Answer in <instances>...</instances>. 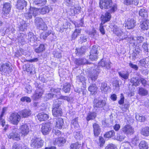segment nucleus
Segmentation results:
<instances>
[{
  "instance_id": "1",
  "label": "nucleus",
  "mask_w": 149,
  "mask_h": 149,
  "mask_svg": "<svg viewBox=\"0 0 149 149\" xmlns=\"http://www.w3.org/2000/svg\"><path fill=\"white\" fill-rule=\"evenodd\" d=\"M99 6L101 9L104 8L109 9V11L110 13L114 12L117 9V5H112V0H100Z\"/></svg>"
},
{
  "instance_id": "2",
  "label": "nucleus",
  "mask_w": 149,
  "mask_h": 149,
  "mask_svg": "<svg viewBox=\"0 0 149 149\" xmlns=\"http://www.w3.org/2000/svg\"><path fill=\"white\" fill-rule=\"evenodd\" d=\"M44 141L41 138L34 137L31 141L30 145L31 147L35 148H39L43 146Z\"/></svg>"
},
{
  "instance_id": "3",
  "label": "nucleus",
  "mask_w": 149,
  "mask_h": 149,
  "mask_svg": "<svg viewBox=\"0 0 149 149\" xmlns=\"http://www.w3.org/2000/svg\"><path fill=\"white\" fill-rule=\"evenodd\" d=\"M93 102V107L96 110L103 108L107 104L105 100L99 98H94Z\"/></svg>"
},
{
  "instance_id": "4",
  "label": "nucleus",
  "mask_w": 149,
  "mask_h": 149,
  "mask_svg": "<svg viewBox=\"0 0 149 149\" xmlns=\"http://www.w3.org/2000/svg\"><path fill=\"white\" fill-rule=\"evenodd\" d=\"M52 124L50 122L42 124L41 131L43 134L46 135L49 134L52 129Z\"/></svg>"
},
{
  "instance_id": "5",
  "label": "nucleus",
  "mask_w": 149,
  "mask_h": 149,
  "mask_svg": "<svg viewBox=\"0 0 149 149\" xmlns=\"http://www.w3.org/2000/svg\"><path fill=\"white\" fill-rule=\"evenodd\" d=\"M20 116L16 113L11 114L8 118L9 122L15 125H17L20 121Z\"/></svg>"
},
{
  "instance_id": "6",
  "label": "nucleus",
  "mask_w": 149,
  "mask_h": 149,
  "mask_svg": "<svg viewBox=\"0 0 149 149\" xmlns=\"http://www.w3.org/2000/svg\"><path fill=\"white\" fill-rule=\"evenodd\" d=\"M101 72L99 68L97 67L95 69L91 70V72H89L88 76L93 81H95L97 78L98 74Z\"/></svg>"
},
{
  "instance_id": "7",
  "label": "nucleus",
  "mask_w": 149,
  "mask_h": 149,
  "mask_svg": "<svg viewBox=\"0 0 149 149\" xmlns=\"http://www.w3.org/2000/svg\"><path fill=\"white\" fill-rule=\"evenodd\" d=\"M98 47L94 45L93 46L90 52L89 55V59L91 61H96L97 59L98 53Z\"/></svg>"
},
{
  "instance_id": "8",
  "label": "nucleus",
  "mask_w": 149,
  "mask_h": 149,
  "mask_svg": "<svg viewBox=\"0 0 149 149\" xmlns=\"http://www.w3.org/2000/svg\"><path fill=\"white\" fill-rule=\"evenodd\" d=\"M113 31L117 36L119 37L120 40L126 39L127 38V36L117 26L114 27Z\"/></svg>"
},
{
  "instance_id": "9",
  "label": "nucleus",
  "mask_w": 149,
  "mask_h": 149,
  "mask_svg": "<svg viewBox=\"0 0 149 149\" xmlns=\"http://www.w3.org/2000/svg\"><path fill=\"white\" fill-rule=\"evenodd\" d=\"M38 13L37 8L31 7L28 13L24 14V16L27 19H31L32 16H36Z\"/></svg>"
},
{
  "instance_id": "10",
  "label": "nucleus",
  "mask_w": 149,
  "mask_h": 149,
  "mask_svg": "<svg viewBox=\"0 0 149 149\" xmlns=\"http://www.w3.org/2000/svg\"><path fill=\"white\" fill-rule=\"evenodd\" d=\"M12 70L11 66L8 63L3 64L0 68V71L6 74H9Z\"/></svg>"
},
{
  "instance_id": "11",
  "label": "nucleus",
  "mask_w": 149,
  "mask_h": 149,
  "mask_svg": "<svg viewBox=\"0 0 149 149\" xmlns=\"http://www.w3.org/2000/svg\"><path fill=\"white\" fill-rule=\"evenodd\" d=\"M121 130L122 132L127 135H131L133 134L134 132V128L129 125H126L123 126Z\"/></svg>"
},
{
  "instance_id": "12",
  "label": "nucleus",
  "mask_w": 149,
  "mask_h": 149,
  "mask_svg": "<svg viewBox=\"0 0 149 149\" xmlns=\"http://www.w3.org/2000/svg\"><path fill=\"white\" fill-rule=\"evenodd\" d=\"M125 24V27L127 29H131L134 28L136 25V22L133 19H128Z\"/></svg>"
},
{
  "instance_id": "13",
  "label": "nucleus",
  "mask_w": 149,
  "mask_h": 149,
  "mask_svg": "<svg viewBox=\"0 0 149 149\" xmlns=\"http://www.w3.org/2000/svg\"><path fill=\"white\" fill-rule=\"evenodd\" d=\"M66 139L63 137H59L55 139L53 141V143L54 145H57L58 146H62L66 142Z\"/></svg>"
},
{
  "instance_id": "14",
  "label": "nucleus",
  "mask_w": 149,
  "mask_h": 149,
  "mask_svg": "<svg viewBox=\"0 0 149 149\" xmlns=\"http://www.w3.org/2000/svg\"><path fill=\"white\" fill-rule=\"evenodd\" d=\"M27 5V2L25 0H17L16 6L17 9L22 10L24 9Z\"/></svg>"
},
{
  "instance_id": "15",
  "label": "nucleus",
  "mask_w": 149,
  "mask_h": 149,
  "mask_svg": "<svg viewBox=\"0 0 149 149\" xmlns=\"http://www.w3.org/2000/svg\"><path fill=\"white\" fill-rule=\"evenodd\" d=\"M111 17V15L110 13L108 12H106L105 15H102L101 17V19L102 20V22L101 24L102 25L106 22L109 21Z\"/></svg>"
},
{
  "instance_id": "16",
  "label": "nucleus",
  "mask_w": 149,
  "mask_h": 149,
  "mask_svg": "<svg viewBox=\"0 0 149 149\" xmlns=\"http://www.w3.org/2000/svg\"><path fill=\"white\" fill-rule=\"evenodd\" d=\"M93 133L95 136H98L101 132V128L98 124L95 123L93 125Z\"/></svg>"
},
{
  "instance_id": "17",
  "label": "nucleus",
  "mask_w": 149,
  "mask_h": 149,
  "mask_svg": "<svg viewBox=\"0 0 149 149\" xmlns=\"http://www.w3.org/2000/svg\"><path fill=\"white\" fill-rule=\"evenodd\" d=\"M110 62L108 61H106L104 59H102L98 63V65L104 67L107 69L110 68Z\"/></svg>"
},
{
  "instance_id": "18",
  "label": "nucleus",
  "mask_w": 149,
  "mask_h": 149,
  "mask_svg": "<svg viewBox=\"0 0 149 149\" xmlns=\"http://www.w3.org/2000/svg\"><path fill=\"white\" fill-rule=\"evenodd\" d=\"M44 91L43 88L36 89L35 94L33 95V98L35 100H37L40 98L42 95Z\"/></svg>"
},
{
  "instance_id": "19",
  "label": "nucleus",
  "mask_w": 149,
  "mask_h": 149,
  "mask_svg": "<svg viewBox=\"0 0 149 149\" xmlns=\"http://www.w3.org/2000/svg\"><path fill=\"white\" fill-rule=\"evenodd\" d=\"M74 63L77 65H81L90 63L86 58H83L75 59Z\"/></svg>"
},
{
  "instance_id": "20",
  "label": "nucleus",
  "mask_w": 149,
  "mask_h": 149,
  "mask_svg": "<svg viewBox=\"0 0 149 149\" xmlns=\"http://www.w3.org/2000/svg\"><path fill=\"white\" fill-rule=\"evenodd\" d=\"M31 114V110L29 109H25L20 112V116L22 118H26L29 116Z\"/></svg>"
},
{
  "instance_id": "21",
  "label": "nucleus",
  "mask_w": 149,
  "mask_h": 149,
  "mask_svg": "<svg viewBox=\"0 0 149 149\" xmlns=\"http://www.w3.org/2000/svg\"><path fill=\"white\" fill-rule=\"evenodd\" d=\"M97 87L95 84H91L88 88V91L92 95H95L97 93Z\"/></svg>"
},
{
  "instance_id": "22",
  "label": "nucleus",
  "mask_w": 149,
  "mask_h": 149,
  "mask_svg": "<svg viewBox=\"0 0 149 149\" xmlns=\"http://www.w3.org/2000/svg\"><path fill=\"white\" fill-rule=\"evenodd\" d=\"M19 129L21 133L24 135L27 134L29 132L28 126L26 124L22 125L20 127Z\"/></svg>"
},
{
  "instance_id": "23",
  "label": "nucleus",
  "mask_w": 149,
  "mask_h": 149,
  "mask_svg": "<svg viewBox=\"0 0 149 149\" xmlns=\"http://www.w3.org/2000/svg\"><path fill=\"white\" fill-rule=\"evenodd\" d=\"M86 46L82 47L80 48L76 49L75 53L77 56H83L86 52Z\"/></svg>"
},
{
  "instance_id": "24",
  "label": "nucleus",
  "mask_w": 149,
  "mask_h": 149,
  "mask_svg": "<svg viewBox=\"0 0 149 149\" xmlns=\"http://www.w3.org/2000/svg\"><path fill=\"white\" fill-rule=\"evenodd\" d=\"M52 108V113L54 117H57L62 115V111L61 108Z\"/></svg>"
},
{
  "instance_id": "25",
  "label": "nucleus",
  "mask_w": 149,
  "mask_h": 149,
  "mask_svg": "<svg viewBox=\"0 0 149 149\" xmlns=\"http://www.w3.org/2000/svg\"><path fill=\"white\" fill-rule=\"evenodd\" d=\"M141 28L143 30H147L149 28V21L145 19L142 22H141Z\"/></svg>"
},
{
  "instance_id": "26",
  "label": "nucleus",
  "mask_w": 149,
  "mask_h": 149,
  "mask_svg": "<svg viewBox=\"0 0 149 149\" xmlns=\"http://www.w3.org/2000/svg\"><path fill=\"white\" fill-rule=\"evenodd\" d=\"M11 8V5L9 3H5L3 7V12L4 14H7L9 13Z\"/></svg>"
},
{
  "instance_id": "27",
  "label": "nucleus",
  "mask_w": 149,
  "mask_h": 149,
  "mask_svg": "<svg viewBox=\"0 0 149 149\" xmlns=\"http://www.w3.org/2000/svg\"><path fill=\"white\" fill-rule=\"evenodd\" d=\"M37 117L38 120L40 121H43L48 119L49 116L44 113H42L38 114Z\"/></svg>"
},
{
  "instance_id": "28",
  "label": "nucleus",
  "mask_w": 149,
  "mask_h": 149,
  "mask_svg": "<svg viewBox=\"0 0 149 149\" xmlns=\"http://www.w3.org/2000/svg\"><path fill=\"white\" fill-rule=\"evenodd\" d=\"M141 51L139 49H135L132 54V60L134 61L137 58L139 57Z\"/></svg>"
},
{
  "instance_id": "29",
  "label": "nucleus",
  "mask_w": 149,
  "mask_h": 149,
  "mask_svg": "<svg viewBox=\"0 0 149 149\" xmlns=\"http://www.w3.org/2000/svg\"><path fill=\"white\" fill-rule=\"evenodd\" d=\"M96 113L94 112H89L87 114L86 120L88 121L90 120H92L95 118L96 117Z\"/></svg>"
},
{
  "instance_id": "30",
  "label": "nucleus",
  "mask_w": 149,
  "mask_h": 149,
  "mask_svg": "<svg viewBox=\"0 0 149 149\" xmlns=\"http://www.w3.org/2000/svg\"><path fill=\"white\" fill-rule=\"evenodd\" d=\"M120 77L124 80H127L128 79L129 76V73L128 72L121 71L118 72Z\"/></svg>"
},
{
  "instance_id": "31",
  "label": "nucleus",
  "mask_w": 149,
  "mask_h": 149,
  "mask_svg": "<svg viewBox=\"0 0 149 149\" xmlns=\"http://www.w3.org/2000/svg\"><path fill=\"white\" fill-rule=\"evenodd\" d=\"M8 138L9 139H12L16 141L20 140L19 135L17 133H12L8 136Z\"/></svg>"
},
{
  "instance_id": "32",
  "label": "nucleus",
  "mask_w": 149,
  "mask_h": 149,
  "mask_svg": "<svg viewBox=\"0 0 149 149\" xmlns=\"http://www.w3.org/2000/svg\"><path fill=\"white\" fill-rule=\"evenodd\" d=\"M138 94L141 96H145L148 94V91L146 89L143 87H139L138 90Z\"/></svg>"
},
{
  "instance_id": "33",
  "label": "nucleus",
  "mask_w": 149,
  "mask_h": 149,
  "mask_svg": "<svg viewBox=\"0 0 149 149\" xmlns=\"http://www.w3.org/2000/svg\"><path fill=\"white\" fill-rule=\"evenodd\" d=\"M135 39L137 40V42L138 43H140L142 42L144 40V38L143 37L141 36H139L137 38H134L132 37L130 38L131 39L130 41L132 43H133L134 45H135Z\"/></svg>"
},
{
  "instance_id": "34",
  "label": "nucleus",
  "mask_w": 149,
  "mask_h": 149,
  "mask_svg": "<svg viewBox=\"0 0 149 149\" xmlns=\"http://www.w3.org/2000/svg\"><path fill=\"white\" fill-rule=\"evenodd\" d=\"M139 16L142 17L146 19L148 17V12L147 10L143 8L141 9L139 12Z\"/></svg>"
},
{
  "instance_id": "35",
  "label": "nucleus",
  "mask_w": 149,
  "mask_h": 149,
  "mask_svg": "<svg viewBox=\"0 0 149 149\" xmlns=\"http://www.w3.org/2000/svg\"><path fill=\"white\" fill-rule=\"evenodd\" d=\"M81 29H76L71 36V40H74L81 33Z\"/></svg>"
},
{
  "instance_id": "36",
  "label": "nucleus",
  "mask_w": 149,
  "mask_h": 149,
  "mask_svg": "<svg viewBox=\"0 0 149 149\" xmlns=\"http://www.w3.org/2000/svg\"><path fill=\"white\" fill-rule=\"evenodd\" d=\"M139 147V149H148V148L147 143L144 141H142L140 142Z\"/></svg>"
},
{
  "instance_id": "37",
  "label": "nucleus",
  "mask_w": 149,
  "mask_h": 149,
  "mask_svg": "<svg viewBox=\"0 0 149 149\" xmlns=\"http://www.w3.org/2000/svg\"><path fill=\"white\" fill-rule=\"evenodd\" d=\"M63 123V121L62 118H59L56 120V126L58 128L61 129Z\"/></svg>"
},
{
  "instance_id": "38",
  "label": "nucleus",
  "mask_w": 149,
  "mask_h": 149,
  "mask_svg": "<svg viewBox=\"0 0 149 149\" xmlns=\"http://www.w3.org/2000/svg\"><path fill=\"white\" fill-rule=\"evenodd\" d=\"M78 117H76L72 119L71 121V126H73L75 128H78L79 127V125L78 123Z\"/></svg>"
},
{
  "instance_id": "39",
  "label": "nucleus",
  "mask_w": 149,
  "mask_h": 149,
  "mask_svg": "<svg viewBox=\"0 0 149 149\" xmlns=\"http://www.w3.org/2000/svg\"><path fill=\"white\" fill-rule=\"evenodd\" d=\"M71 86L69 83H67L64 84L63 91L65 93L69 92L70 90Z\"/></svg>"
},
{
  "instance_id": "40",
  "label": "nucleus",
  "mask_w": 149,
  "mask_h": 149,
  "mask_svg": "<svg viewBox=\"0 0 149 149\" xmlns=\"http://www.w3.org/2000/svg\"><path fill=\"white\" fill-rule=\"evenodd\" d=\"M130 82L132 84V85L136 87L139 86V82H140V81L138 78H132L130 80Z\"/></svg>"
},
{
  "instance_id": "41",
  "label": "nucleus",
  "mask_w": 149,
  "mask_h": 149,
  "mask_svg": "<svg viewBox=\"0 0 149 149\" xmlns=\"http://www.w3.org/2000/svg\"><path fill=\"white\" fill-rule=\"evenodd\" d=\"M141 134L144 136H149V127H147L143 128L141 131Z\"/></svg>"
},
{
  "instance_id": "42",
  "label": "nucleus",
  "mask_w": 149,
  "mask_h": 149,
  "mask_svg": "<svg viewBox=\"0 0 149 149\" xmlns=\"http://www.w3.org/2000/svg\"><path fill=\"white\" fill-rule=\"evenodd\" d=\"M81 147V145L78 142L72 143L70 149H79Z\"/></svg>"
},
{
  "instance_id": "43",
  "label": "nucleus",
  "mask_w": 149,
  "mask_h": 149,
  "mask_svg": "<svg viewBox=\"0 0 149 149\" xmlns=\"http://www.w3.org/2000/svg\"><path fill=\"white\" fill-rule=\"evenodd\" d=\"M125 137V136L124 135L117 133L114 137V139L118 141H121L124 139Z\"/></svg>"
},
{
  "instance_id": "44",
  "label": "nucleus",
  "mask_w": 149,
  "mask_h": 149,
  "mask_svg": "<svg viewBox=\"0 0 149 149\" xmlns=\"http://www.w3.org/2000/svg\"><path fill=\"white\" fill-rule=\"evenodd\" d=\"M115 132L113 130L107 132L104 135V136L106 138H110L114 136Z\"/></svg>"
},
{
  "instance_id": "45",
  "label": "nucleus",
  "mask_w": 149,
  "mask_h": 149,
  "mask_svg": "<svg viewBox=\"0 0 149 149\" xmlns=\"http://www.w3.org/2000/svg\"><path fill=\"white\" fill-rule=\"evenodd\" d=\"M27 39L30 42H32L36 40V36L32 32H29L28 33Z\"/></svg>"
},
{
  "instance_id": "46",
  "label": "nucleus",
  "mask_w": 149,
  "mask_h": 149,
  "mask_svg": "<svg viewBox=\"0 0 149 149\" xmlns=\"http://www.w3.org/2000/svg\"><path fill=\"white\" fill-rule=\"evenodd\" d=\"M45 49V45L44 44H41L38 47L35 49V51L37 53H40Z\"/></svg>"
},
{
  "instance_id": "47",
  "label": "nucleus",
  "mask_w": 149,
  "mask_h": 149,
  "mask_svg": "<svg viewBox=\"0 0 149 149\" xmlns=\"http://www.w3.org/2000/svg\"><path fill=\"white\" fill-rule=\"evenodd\" d=\"M61 104V101L58 100H55L54 101L52 108H61L60 107Z\"/></svg>"
},
{
  "instance_id": "48",
  "label": "nucleus",
  "mask_w": 149,
  "mask_h": 149,
  "mask_svg": "<svg viewBox=\"0 0 149 149\" xmlns=\"http://www.w3.org/2000/svg\"><path fill=\"white\" fill-rule=\"evenodd\" d=\"M47 2V0H35V4L39 6L45 5Z\"/></svg>"
},
{
  "instance_id": "49",
  "label": "nucleus",
  "mask_w": 149,
  "mask_h": 149,
  "mask_svg": "<svg viewBox=\"0 0 149 149\" xmlns=\"http://www.w3.org/2000/svg\"><path fill=\"white\" fill-rule=\"evenodd\" d=\"M86 80L85 78L83 76L80 74L77 76L76 80L78 82H81L83 84V82H84Z\"/></svg>"
},
{
  "instance_id": "50",
  "label": "nucleus",
  "mask_w": 149,
  "mask_h": 149,
  "mask_svg": "<svg viewBox=\"0 0 149 149\" xmlns=\"http://www.w3.org/2000/svg\"><path fill=\"white\" fill-rule=\"evenodd\" d=\"M56 96V95L52 93H49L45 94L44 96V99L46 101Z\"/></svg>"
},
{
  "instance_id": "51",
  "label": "nucleus",
  "mask_w": 149,
  "mask_h": 149,
  "mask_svg": "<svg viewBox=\"0 0 149 149\" xmlns=\"http://www.w3.org/2000/svg\"><path fill=\"white\" fill-rule=\"evenodd\" d=\"M37 28L40 30L44 31H46L47 28V25L44 22L42 24H40L39 26H37Z\"/></svg>"
},
{
  "instance_id": "52",
  "label": "nucleus",
  "mask_w": 149,
  "mask_h": 149,
  "mask_svg": "<svg viewBox=\"0 0 149 149\" xmlns=\"http://www.w3.org/2000/svg\"><path fill=\"white\" fill-rule=\"evenodd\" d=\"M100 89L102 91L104 92H106L108 89V87L107 86V84L105 82L102 83Z\"/></svg>"
},
{
  "instance_id": "53",
  "label": "nucleus",
  "mask_w": 149,
  "mask_h": 149,
  "mask_svg": "<svg viewBox=\"0 0 149 149\" xmlns=\"http://www.w3.org/2000/svg\"><path fill=\"white\" fill-rule=\"evenodd\" d=\"M40 11L41 13L44 14L48 13L49 11V9L48 6H45L41 9Z\"/></svg>"
},
{
  "instance_id": "54",
  "label": "nucleus",
  "mask_w": 149,
  "mask_h": 149,
  "mask_svg": "<svg viewBox=\"0 0 149 149\" xmlns=\"http://www.w3.org/2000/svg\"><path fill=\"white\" fill-rule=\"evenodd\" d=\"M35 20V23L37 26L44 22L42 19L39 17H36Z\"/></svg>"
},
{
  "instance_id": "55",
  "label": "nucleus",
  "mask_w": 149,
  "mask_h": 149,
  "mask_svg": "<svg viewBox=\"0 0 149 149\" xmlns=\"http://www.w3.org/2000/svg\"><path fill=\"white\" fill-rule=\"evenodd\" d=\"M139 81L144 87L146 86L149 85L148 81L143 78L141 77Z\"/></svg>"
},
{
  "instance_id": "56",
  "label": "nucleus",
  "mask_w": 149,
  "mask_h": 149,
  "mask_svg": "<svg viewBox=\"0 0 149 149\" xmlns=\"http://www.w3.org/2000/svg\"><path fill=\"white\" fill-rule=\"evenodd\" d=\"M75 0H64L65 2L67 4V5L68 6H74Z\"/></svg>"
},
{
  "instance_id": "57",
  "label": "nucleus",
  "mask_w": 149,
  "mask_h": 149,
  "mask_svg": "<svg viewBox=\"0 0 149 149\" xmlns=\"http://www.w3.org/2000/svg\"><path fill=\"white\" fill-rule=\"evenodd\" d=\"M75 27H81L84 24V21L83 19H81L79 21L75 22L74 24Z\"/></svg>"
},
{
  "instance_id": "58",
  "label": "nucleus",
  "mask_w": 149,
  "mask_h": 149,
  "mask_svg": "<svg viewBox=\"0 0 149 149\" xmlns=\"http://www.w3.org/2000/svg\"><path fill=\"white\" fill-rule=\"evenodd\" d=\"M99 142H97V143L101 147L105 143V140L102 137L100 136L99 137Z\"/></svg>"
},
{
  "instance_id": "59",
  "label": "nucleus",
  "mask_w": 149,
  "mask_h": 149,
  "mask_svg": "<svg viewBox=\"0 0 149 149\" xmlns=\"http://www.w3.org/2000/svg\"><path fill=\"white\" fill-rule=\"evenodd\" d=\"M136 119L140 122H143L145 120V118L144 116H140L139 115H137L136 116Z\"/></svg>"
},
{
  "instance_id": "60",
  "label": "nucleus",
  "mask_w": 149,
  "mask_h": 149,
  "mask_svg": "<svg viewBox=\"0 0 149 149\" xmlns=\"http://www.w3.org/2000/svg\"><path fill=\"white\" fill-rule=\"evenodd\" d=\"M20 100L22 102L26 101L27 102H31V100L30 97L25 96L22 97L20 99Z\"/></svg>"
},
{
  "instance_id": "61",
  "label": "nucleus",
  "mask_w": 149,
  "mask_h": 149,
  "mask_svg": "<svg viewBox=\"0 0 149 149\" xmlns=\"http://www.w3.org/2000/svg\"><path fill=\"white\" fill-rule=\"evenodd\" d=\"M81 9V7L78 6H74V13H79V12H80V10Z\"/></svg>"
},
{
  "instance_id": "62",
  "label": "nucleus",
  "mask_w": 149,
  "mask_h": 149,
  "mask_svg": "<svg viewBox=\"0 0 149 149\" xmlns=\"http://www.w3.org/2000/svg\"><path fill=\"white\" fill-rule=\"evenodd\" d=\"M138 140V138L136 136H135L132 139L131 143L134 146H135L137 144V142Z\"/></svg>"
},
{
  "instance_id": "63",
  "label": "nucleus",
  "mask_w": 149,
  "mask_h": 149,
  "mask_svg": "<svg viewBox=\"0 0 149 149\" xmlns=\"http://www.w3.org/2000/svg\"><path fill=\"white\" fill-rule=\"evenodd\" d=\"M12 149H22L20 145L14 143Z\"/></svg>"
},
{
  "instance_id": "64",
  "label": "nucleus",
  "mask_w": 149,
  "mask_h": 149,
  "mask_svg": "<svg viewBox=\"0 0 149 149\" xmlns=\"http://www.w3.org/2000/svg\"><path fill=\"white\" fill-rule=\"evenodd\" d=\"M105 149H116V147L114 145L110 144L106 147Z\"/></svg>"
}]
</instances>
